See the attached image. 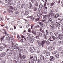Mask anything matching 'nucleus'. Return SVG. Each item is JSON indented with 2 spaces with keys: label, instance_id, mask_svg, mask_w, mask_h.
<instances>
[{
  "label": "nucleus",
  "instance_id": "79ce46f5",
  "mask_svg": "<svg viewBox=\"0 0 63 63\" xmlns=\"http://www.w3.org/2000/svg\"><path fill=\"white\" fill-rule=\"evenodd\" d=\"M27 39L28 40H29L31 39V37H30V35H28V37H27Z\"/></svg>",
  "mask_w": 63,
  "mask_h": 63
},
{
  "label": "nucleus",
  "instance_id": "39448f33",
  "mask_svg": "<svg viewBox=\"0 0 63 63\" xmlns=\"http://www.w3.org/2000/svg\"><path fill=\"white\" fill-rule=\"evenodd\" d=\"M40 59L41 60H46L47 59V58H45V57L44 56H43L42 55H41L40 56Z\"/></svg>",
  "mask_w": 63,
  "mask_h": 63
},
{
  "label": "nucleus",
  "instance_id": "8fccbe9b",
  "mask_svg": "<svg viewBox=\"0 0 63 63\" xmlns=\"http://www.w3.org/2000/svg\"><path fill=\"white\" fill-rule=\"evenodd\" d=\"M50 36H53L54 34H53V33L52 32H51L50 33Z\"/></svg>",
  "mask_w": 63,
  "mask_h": 63
},
{
  "label": "nucleus",
  "instance_id": "cd10ccee",
  "mask_svg": "<svg viewBox=\"0 0 63 63\" xmlns=\"http://www.w3.org/2000/svg\"><path fill=\"white\" fill-rule=\"evenodd\" d=\"M11 3H12V2H11V0H9L8 2V5H11Z\"/></svg>",
  "mask_w": 63,
  "mask_h": 63
},
{
  "label": "nucleus",
  "instance_id": "c03bdc74",
  "mask_svg": "<svg viewBox=\"0 0 63 63\" xmlns=\"http://www.w3.org/2000/svg\"><path fill=\"white\" fill-rule=\"evenodd\" d=\"M36 28H40V26L38 25H36L35 26Z\"/></svg>",
  "mask_w": 63,
  "mask_h": 63
},
{
  "label": "nucleus",
  "instance_id": "4d7b16f0",
  "mask_svg": "<svg viewBox=\"0 0 63 63\" xmlns=\"http://www.w3.org/2000/svg\"><path fill=\"white\" fill-rule=\"evenodd\" d=\"M3 30L4 32V34H5V35H6L7 34V32L4 29Z\"/></svg>",
  "mask_w": 63,
  "mask_h": 63
},
{
  "label": "nucleus",
  "instance_id": "f3484780",
  "mask_svg": "<svg viewBox=\"0 0 63 63\" xmlns=\"http://www.w3.org/2000/svg\"><path fill=\"white\" fill-rule=\"evenodd\" d=\"M16 3V0H13L11 2V4L13 6L14 5L15 3Z\"/></svg>",
  "mask_w": 63,
  "mask_h": 63
},
{
  "label": "nucleus",
  "instance_id": "6e6552de",
  "mask_svg": "<svg viewBox=\"0 0 63 63\" xmlns=\"http://www.w3.org/2000/svg\"><path fill=\"white\" fill-rule=\"evenodd\" d=\"M36 32L39 37H42V35H43V34L42 33L39 32Z\"/></svg>",
  "mask_w": 63,
  "mask_h": 63
},
{
  "label": "nucleus",
  "instance_id": "338daca9",
  "mask_svg": "<svg viewBox=\"0 0 63 63\" xmlns=\"http://www.w3.org/2000/svg\"><path fill=\"white\" fill-rule=\"evenodd\" d=\"M19 47L20 48H23V47H22V46L20 45L19 46Z\"/></svg>",
  "mask_w": 63,
  "mask_h": 63
},
{
  "label": "nucleus",
  "instance_id": "a211bd4d",
  "mask_svg": "<svg viewBox=\"0 0 63 63\" xmlns=\"http://www.w3.org/2000/svg\"><path fill=\"white\" fill-rule=\"evenodd\" d=\"M5 55H6V53H2L0 54V55L1 57H4V56H5Z\"/></svg>",
  "mask_w": 63,
  "mask_h": 63
},
{
  "label": "nucleus",
  "instance_id": "3c124183",
  "mask_svg": "<svg viewBox=\"0 0 63 63\" xmlns=\"http://www.w3.org/2000/svg\"><path fill=\"white\" fill-rule=\"evenodd\" d=\"M13 61L14 62V63H17V61H16L15 60H13Z\"/></svg>",
  "mask_w": 63,
  "mask_h": 63
},
{
  "label": "nucleus",
  "instance_id": "ea45409f",
  "mask_svg": "<svg viewBox=\"0 0 63 63\" xmlns=\"http://www.w3.org/2000/svg\"><path fill=\"white\" fill-rule=\"evenodd\" d=\"M52 38L53 39V40H55L56 39V37L55 36H52Z\"/></svg>",
  "mask_w": 63,
  "mask_h": 63
},
{
  "label": "nucleus",
  "instance_id": "58836bf2",
  "mask_svg": "<svg viewBox=\"0 0 63 63\" xmlns=\"http://www.w3.org/2000/svg\"><path fill=\"white\" fill-rule=\"evenodd\" d=\"M53 26L54 27H57V26H58V24H57L55 23H54L53 24Z\"/></svg>",
  "mask_w": 63,
  "mask_h": 63
},
{
  "label": "nucleus",
  "instance_id": "b1692460",
  "mask_svg": "<svg viewBox=\"0 0 63 63\" xmlns=\"http://www.w3.org/2000/svg\"><path fill=\"white\" fill-rule=\"evenodd\" d=\"M24 46H26V47H28V44L26 43H24L23 44Z\"/></svg>",
  "mask_w": 63,
  "mask_h": 63
},
{
  "label": "nucleus",
  "instance_id": "2f4dec72",
  "mask_svg": "<svg viewBox=\"0 0 63 63\" xmlns=\"http://www.w3.org/2000/svg\"><path fill=\"white\" fill-rule=\"evenodd\" d=\"M52 49V47L51 46L48 49L49 50H50V51Z\"/></svg>",
  "mask_w": 63,
  "mask_h": 63
},
{
  "label": "nucleus",
  "instance_id": "393cba45",
  "mask_svg": "<svg viewBox=\"0 0 63 63\" xmlns=\"http://www.w3.org/2000/svg\"><path fill=\"white\" fill-rule=\"evenodd\" d=\"M29 18L31 19V20H34V19H35V18H34V17H33L32 16H30L29 17Z\"/></svg>",
  "mask_w": 63,
  "mask_h": 63
},
{
  "label": "nucleus",
  "instance_id": "bf43d9fd",
  "mask_svg": "<svg viewBox=\"0 0 63 63\" xmlns=\"http://www.w3.org/2000/svg\"><path fill=\"white\" fill-rule=\"evenodd\" d=\"M33 55H31V57H30V58H32V59L33 58Z\"/></svg>",
  "mask_w": 63,
  "mask_h": 63
},
{
  "label": "nucleus",
  "instance_id": "f8f14e48",
  "mask_svg": "<svg viewBox=\"0 0 63 63\" xmlns=\"http://www.w3.org/2000/svg\"><path fill=\"white\" fill-rule=\"evenodd\" d=\"M58 37L59 39H62V36L60 34H58Z\"/></svg>",
  "mask_w": 63,
  "mask_h": 63
},
{
  "label": "nucleus",
  "instance_id": "c756f323",
  "mask_svg": "<svg viewBox=\"0 0 63 63\" xmlns=\"http://www.w3.org/2000/svg\"><path fill=\"white\" fill-rule=\"evenodd\" d=\"M54 14L52 13L51 14H50L49 15V16L51 17H52V16H54Z\"/></svg>",
  "mask_w": 63,
  "mask_h": 63
},
{
  "label": "nucleus",
  "instance_id": "72a5a7b5",
  "mask_svg": "<svg viewBox=\"0 0 63 63\" xmlns=\"http://www.w3.org/2000/svg\"><path fill=\"white\" fill-rule=\"evenodd\" d=\"M31 63H34L35 62L34 60V59H32L31 60Z\"/></svg>",
  "mask_w": 63,
  "mask_h": 63
},
{
  "label": "nucleus",
  "instance_id": "423d86ee",
  "mask_svg": "<svg viewBox=\"0 0 63 63\" xmlns=\"http://www.w3.org/2000/svg\"><path fill=\"white\" fill-rule=\"evenodd\" d=\"M13 48L15 49H18V50H19L20 49L18 47V46L14 45L13 46Z\"/></svg>",
  "mask_w": 63,
  "mask_h": 63
},
{
  "label": "nucleus",
  "instance_id": "49530a36",
  "mask_svg": "<svg viewBox=\"0 0 63 63\" xmlns=\"http://www.w3.org/2000/svg\"><path fill=\"white\" fill-rule=\"evenodd\" d=\"M55 3V2H54V3L52 2L51 3V6H53V5Z\"/></svg>",
  "mask_w": 63,
  "mask_h": 63
},
{
  "label": "nucleus",
  "instance_id": "603ef678",
  "mask_svg": "<svg viewBox=\"0 0 63 63\" xmlns=\"http://www.w3.org/2000/svg\"><path fill=\"white\" fill-rule=\"evenodd\" d=\"M13 61L14 62V63H17V61H16L15 60H13Z\"/></svg>",
  "mask_w": 63,
  "mask_h": 63
},
{
  "label": "nucleus",
  "instance_id": "5701e85b",
  "mask_svg": "<svg viewBox=\"0 0 63 63\" xmlns=\"http://www.w3.org/2000/svg\"><path fill=\"white\" fill-rule=\"evenodd\" d=\"M58 43L59 45L60 44H63V42L62 41H59L58 42Z\"/></svg>",
  "mask_w": 63,
  "mask_h": 63
},
{
  "label": "nucleus",
  "instance_id": "a19ab883",
  "mask_svg": "<svg viewBox=\"0 0 63 63\" xmlns=\"http://www.w3.org/2000/svg\"><path fill=\"white\" fill-rule=\"evenodd\" d=\"M58 32H55L54 33V34H55V35L56 36V37H57V35H58Z\"/></svg>",
  "mask_w": 63,
  "mask_h": 63
},
{
  "label": "nucleus",
  "instance_id": "4468645a",
  "mask_svg": "<svg viewBox=\"0 0 63 63\" xmlns=\"http://www.w3.org/2000/svg\"><path fill=\"white\" fill-rule=\"evenodd\" d=\"M17 59L18 63H21V61H20L19 59V57H17Z\"/></svg>",
  "mask_w": 63,
  "mask_h": 63
},
{
  "label": "nucleus",
  "instance_id": "a18cd8bd",
  "mask_svg": "<svg viewBox=\"0 0 63 63\" xmlns=\"http://www.w3.org/2000/svg\"><path fill=\"white\" fill-rule=\"evenodd\" d=\"M43 19H47V18H46V15H44L43 16Z\"/></svg>",
  "mask_w": 63,
  "mask_h": 63
},
{
  "label": "nucleus",
  "instance_id": "9b49d317",
  "mask_svg": "<svg viewBox=\"0 0 63 63\" xmlns=\"http://www.w3.org/2000/svg\"><path fill=\"white\" fill-rule=\"evenodd\" d=\"M46 55L47 56H49L50 55V52L48 51H47L46 54Z\"/></svg>",
  "mask_w": 63,
  "mask_h": 63
},
{
  "label": "nucleus",
  "instance_id": "473e14b6",
  "mask_svg": "<svg viewBox=\"0 0 63 63\" xmlns=\"http://www.w3.org/2000/svg\"><path fill=\"white\" fill-rule=\"evenodd\" d=\"M35 6L36 7L38 6V2L37 1L35 3Z\"/></svg>",
  "mask_w": 63,
  "mask_h": 63
},
{
  "label": "nucleus",
  "instance_id": "f704fd0d",
  "mask_svg": "<svg viewBox=\"0 0 63 63\" xmlns=\"http://www.w3.org/2000/svg\"><path fill=\"white\" fill-rule=\"evenodd\" d=\"M26 7H27V4H24V9H26Z\"/></svg>",
  "mask_w": 63,
  "mask_h": 63
},
{
  "label": "nucleus",
  "instance_id": "6e6d98bb",
  "mask_svg": "<svg viewBox=\"0 0 63 63\" xmlns=\"http://www.w3.org/2000/svg\"><path fill=\"white\" fill-rule=\"evenodd\" d=\"M46 53V51H45V50H44L42 52V53L43 54H45Z\"/></svg>",
  "mask_w": 63,
  "mask_h": 63
},
{
  "label": "nucleus",
  "instance_id": "c85d7f7f",
  "mask_svg": "<svg viewBox=\"0 0 63 63\" xmlns=\"http://www.w3.org/2000/svg\"><path fill=\"white\" fill-rule=\"evenodd\" d=\"M30 42L31 43H33L34 42V39H31L30 40Z\"/></svg>",
  "mask_w": 63,
  "mask_h": 63
},
{
  "label": "nucleus",
  "instance_id": "aec40b11",
  "mask_svg": "<svg viewBox=\"0 0 63 63\" xmlns=\"http://www.w3.org/2000/svg\"><path fill=\"white\" fill-rule=\"evenodd\" d=\"M55 56L56 58H59V54H56Z\"/></svg>",
  "mask_w": 63,
  "mask_h": 63
},
{
  "label": "nucleus",
  "instance_id": "7ed1b4c3",
  "mask_svg": "<svg viewBox=\"0 0 63 63\" xmlns=\"http://www.w3.org/2000/svg\"><path fill=\"white\" fill-rule=\"evenodd\" d=\"M10 37L9 34H8L7 35V37H6V40L7 41H9H9L10 42H12V40H13V38L12 37Z\"/></svg>",
  "mask_w": 63,
  "mask_h": 63
},
{
  "label": "nucleus",
  "instance_id": "f03ea898",
  "mask_svg": "<svg viewBox=\"0 0 63 63\" xmlns=\"http://www.w3.org/2000/svg\"><path fill=\"white\" fill-rule=\"evenodd\" d=\"M28 14V11H26L25 12H22L21 15L22 16L25 17Z\"/></svg>",
  "mask_w": 63,
  "mask_h": 63
},
{
  "label": "nucleus",
  "instance_id": "37998d69",
  "mask_svg": "<svg viewBox=\"0 0 63 63\" xmlns=\"http://www.w3.org/2000/svg\"><path fill=\"white\" fill-rule=\"evenodd\" d=\"M17 5L18 6H19L20 5V1H18L17 3Z\"/></svg>",
  "mask_w": 63,
  "mask_h": 63
},
{
  "label": "nucleus",
  "instance_id": "6ab92c4d",
  "mask_svg": "<svg viewBox=\"0 0 63 63\" xmlns=\"http://www.w3.org/2000/svg\"><path fill=\"white\" fill-rule=\"evenodd\" d=\"M50 44V42L48 40H47L46 42V45L47 46H48Z\"/></svg>",
  "mask_w": 63,
  "mask_h": 63
},
{
  "label": "nucleus",
  "instance_id": "5fc2aeb1",
  "mask_svg": "<svg viewBox=\"0 0 63 63\" xmlns=\"http://www.w3.org/2000/svg\"><path fill=\"white\" fill-rule=\"evenodd\" d=\"M51 28L52 29V30H54V28H54V27H53V26H51Z\"/></svg>",
  "mask_w": 63,
  "mask_h": 63
},
{
  "label": "nucleus",
  "instance_id": "dca6fc26",
  "mask_svg": "<svg viewBox=\"0 0 63 63\" xmlns=\"http://www.w3.org/2000/svg\"><path fill=\"white\" fill-rule=\"evenodd\" d=\"M47 9H44L43 11V13L45 15L46 14H47Z\"/></svg>",
  "mask_w": 63,
  "mask_h": 63
},
{
  "label": "nucleus",
  "instance_id": "ddd939ff",
  "mask_svg": "<svg viewBox=\"0 0 63 63\" xmlns=\"http://www.w3.org/2000/svg\"><path fill=\"white\" fill-rule=\"evenodd\" d=\"M5 48V47L2 46H1L0 48V51H2V50H4Z\"/></svg>",
  "mask_w": 63,
  "mask_h": 63
},
{
  "label": "nucleus",
  "instance_id": "e433bc0d",
  "mask_svg": "<svg viewBox=\"0 0 63 63\" xmlns=\"http://www.w3.org/2000/svg\"><path fill=\"white\" fill-rule=\"evenodd\" d=\"M5 36H3L2 37V38H1V42H2V41H3V40L4 39V38H5Z\"/></svg>",
  "mask_w": 63,
  "mask_h": 63
},
{
  "label": "nucleus",
  "instance_id": "bb28decb",
  "mask_svg": "<svg viewBox=\"0 0 63 63\" xmlns=\"http://www.w3.org/2000/svg\"><path fill=\"white\" fill-rule=\"evenodd\" d=\"M30 50L31 52V53H33V52H34V51L31 48H30Z\"/></svg>",
  "mask_w": 63,
  "mask_h": 63
},
{
  "label": "nucleus",
  "instance_id": "0eeeda50",
  "mask_svg": "<svg viewBox=\"0 0 63 63\" xmlns=\"http://www.w3.org/2000/svg\"><path fill=\"white\" fill-rule=\"evenodd\" d=\"M38 11H39V15H40L41 16H42V11L41 10V8H39L38 9Z\"/></svg>",
  "mask_w": 63,
  "mask_h": 63
},
{
  "label": "nucleus",
  "instance_id": "4be33fe9",
  "mask_svg": "<svg viewBox=\"0 0 63 63\" xmlns=\"http://www.w3.org/2000/svg\"><path fill=\"white\" fill-rule=\"evenodd\" d=\"M47 36H48L49 35V33H48V30H46L45 32Z\"/></svg>",
  "mask_w": 63,
  "mask_h": 63
},
{
  "label": "nucleus",
  "instance_id": "13d9d810",
  "mask_svg": "<svg viewBox=\"0 0 63 63\" xmlns=\"http://www.w3.org/2000/svg\"><path fill=\"white\" fill-rule=\"evenodd\" d=\"M15 14H18L19 13V12L17 11H15Z\"/></svg>",
  "mask_w": 63,
  "mask_h": 63
},
{
  "label": "nucleus",
  "instance_id": "0e129e2a",
  "mask_svg": "<svg viewBox=\"0 0 63 63\" xmlns=\"http://www.w3.org/2000/svg\"><path fill=\"white\" fill-rule=\"evenodd\" d=\"M9 0H6L5 1V2L6 3H7Z\"/></svg>",
  "mask_w": 63,
  "mask_h": 63
},
{
  "label": "nucleus",
  "instance_id": "864d4df0",
  "mask_svg": "<svg viewBox=\"0 0 63 63\" xmlns=\"http://www.w3.org/2000/svg\"><path fill=\"white\" fill-rule=\"evenodd\" d=\"M37 10H38L37 9V8L36 7H35L34 9V11L35 12H36V11Z\"/></svg>",
  "mask_w": 63,
  "mask_h": 63
},
{
  "label": "nucleus",
  "instance_id": "774afa93",
  "mask_svg": "<svg viewBox=\"0 0 63 63\" xmlns=\"http://www.w3.org/2000/svg\"><path fill=\"white\" fill-rule=\"evenodd\" d=\"M53 44L54 46H55V45H56V43L55 42H53Z\"/></svg>",
  "mask_w": 63,
  "mask_h": 63
},
{
  "label": "nucleus",
  "instance_id": "2eb2a0df",
  "mask_svg": "<svg viewBox=\"0 0 63 63\" xmlns=\"http://www.w3.org/2000/svg\"><path fill=\"white\" fill-rule=\"evenodd\" d=\"M46 42V41H42L41 44L42 47H43V46H44V44H45V43Z\"/></svg>",
  "mask_w": 63,
  "mask_h": 63
},
{
  "label": "nucleus",
  "instance_id": "1a4fd4ad",
  "mask_svg": "<svg viewBox=\"0 0 63 63\" xmlns=\"http://www.w3.org/2000/svg\"><path fill=\"white\" fill-rule=\"evenodd\" d=\"M50 60L51 61H53L54 60V57L52 56L50 57Z\"/></svg>",
  "mask_w": 63,
  "mask_h": 63
},
{
  "label": "nucleus",
  "instance_id": "de8ad7c7",
  "mask_svg": "<svg viewBox=\"0 0 63 63\" xmlns=\"http://www.w3.org/2000/svg\"><path fill=\"white\" fill-rule=\"evenodd\" d=\"M37 63H41L40 60L39 59H38L37 61Z\"/></svg>",
  "mask_w": 63,
  "mask_h": 63
},
{
  "label": "nucleus",
  "instance_id": "4c0bfd02",
  "mask_svg": "<svg viewBox=\"0 0 63 63\" xmlns=\"http://www.w3.org/2000/svg\"><path fill=\"white\" fill-rule=\"evenodd\" d=\"M32 33H33V34H34V35H36V32H35L34 31H32Z\"/></svg>",
  "mask_w": 63,
  "mask_h": 63
},
{
  "label": "nucleus",
  "instance_id": "a878e982",
  "mask_svg": "<svg viewBox=\"0 0 63 63\" xmlns=\"http://www.w3.org/2000/svg\"><path fill=\"white\" fill-rule=\"evenodd\" d=\"M46 34H44L43 35V36L44 37V38L45 39H47V36L46 35Z\"/></svg>",
  "mask_w": 63,
  "mask_h": 63
},
{
  "label": "nucleus",
  "instance_id": "f257e3e1",
  "mask_svg": "<svg viewBox=\"0 0 63 63\" xmlns=\"http://www.w3.org/2000/svg\"><path fill=\"white\" fill-rule=\"evenodd\" d=\"M46 21V20L45 19L44 20H41V21L42 22H39V25L41 26V27H44L45 26V24H46L47 23L46 22H45Z\"/></svg>",
  "mask_w": 63,
  "mask_h": 63
},
{
  "label": "nucleus",
  "instance_id": "09e8293b",
  "mask_svg": "<svg viewBox=\"0 0 63 63\" xmlns=\"http://www.w3.org/2000/svg\"><path fill=\"white\" fill-rule=\"evenodd\" d=\"M26 58V56L25 55H23L22 57V58L23 59H25Z\"/></svg>",
  "mask_w": 63,
  "mask_h": 63
},
{
  "label": "nucleus",
  "instance_id": "e2e57ef3",
  "mask_svg": "<svg viewBox=\"0 0 63 63\" xmlns=\"http://www.w3.org/2000/svg\"><path fill=\"white\" fill-rule=\"evenodd\" d=\"M19 49V50H20V52H21V53H22V52H23V50H22V49Z\"/></svg>",
  "mask_w": 63,
  "mask_h": 63
},
{
  "label": "nucleus",
  "instance_id": "c9c22d12",
  "mask_svg": "<svg viewBox=\"0 0 63 63\" xmlns=\"http://www.w3.org/2000/svg\"><path fill=\"white\" fill-rule=\"evenodd\" d=\"M43 7V5H42V4H40L39 6V7L40 8H42Z\"/></svg>",
  "mask_w": 63,
  "mask_h": 63
},
{
  "label": "nucleus",
  "instance_id": "69168bd1",
  "mask_svg": "<svg viewBox=\"0 0 63 63\" xmlns=\"http://www.w3.org/2000/svg\"><path fill=\"white\" fill-rule=\"evenodd\" d=\"M10 9H12V10H13V9H14V8L13 7H12V6H10Z\"/></svg>",
  "mask_w": 63,
  "mask_h": 63
},
{
  "label": "nucleus",
  "instance_id": "052dcab7",
  "mask_svg": "<svg viewBox=\"0 0 63 63\" xmlns=\"http://www.w3.org/2000/svg\"><path fill=\"white\" fill-rule=\"evenodd\" d=\"M0 20L1 21H2L3 20V18H0Z\"/></svg>",
  "mask_w": 63,
  "mask_h": 63
},
{
  "label": "nucleus",
  "instance_id": "412c9836",
  "mask_svg": "<svg viewBox=\"0 0 63 63\" xmlns=\"http://www.w3.org/2000/svg\"><path fill=\"white\" fill-rule=\"evenodd\" d=\"M29 9H31V8H32V3L30 2H29Z\"/></svg>",
  "mask_w": 63,
  "mask_h": 63
},
{
  "label": "nucleus",
  "instance_id": "7c9ffc66",
  "mask_svg": "<svg viewBox=\"0 0 63 63\" xmlns=\"http://www.w3.org/2000/svg\"><path fill=\"white\" fill-rule=\"evenodd\" d=\"M34 61H36L37 59V56H35L34 57Z\"/></svg>",
  "mask_w": 63,
  "mask_h": 63
},
{
  "label": "nucleus",
  "instance_id": "680f3d73",
  "mask_svg": "<svg viewBox=\"0 0 63 63\" xmlns=\"http://www.w3.org/2000/svg\"><path fill=\"white\" fill-rule=\"evenodd\" d=\"M21 36H20L19 35H18L17 36V38L18 39H20L21 38Z\"/></svg>",
  "mask_w": 63,
  "mask_h": 63
},
{
  "label": "nucleus",
  "instance_id": "20e7f679",
  "mask_svg": "<svg viewBox=\"0 0 63 63\" xmlns=\"http://www.w3.org/2000/svg\"><path fill=\"white\" fill-rule=\"evenodd\" d=\"M56 51H63V50H62V49L60 47H56Z\"/></svg>",
  "mask_w": 63,
  "mask_h": 63
},
{
  "label": "nucleus",
  "instance_id": "9d476101",
  "mask_svg": "<svg viewBox=\"0 0 63 63\" xmlns=\"http://www.w3.org/2000/svg\"><path fill=\"white\" fill-rule=\"evenodd\" d=\"M37 17H38L39 18H37L35 20V21H38V20H39V19H40V16L41 15H39V13L37 14Z\"/></svg>",
  "mask_w": 63,
  "mask_h": 63
}]
</instances>
